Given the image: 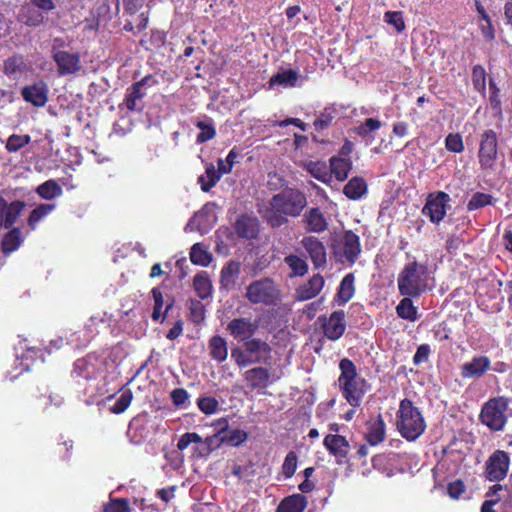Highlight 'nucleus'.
I'll use <instances>...</instances> for the list:
<instances>
[{
  "instance_id": "obj_1",
  "label": "nucleus",
  "mask_w": 512,
  "mask_h": 512,
  "mask_svg": "<svg viewBox=\"0 0 512 512\" xmlns=\"http://www.w3.org/2000/svg\"><path fill=\"white\" fill-rule=\"evenodd\" d=\"M339 370L338 385L343 398L351 407H360L368 388L366 379L358 376L356 365L349 358L340 360Z\"/></svg>"
},
{
  "instance_id": "obj_2",
  "label": "nucleus",
  "mask_w": 512,
  "mask_h": 512,
  "mask_svg": "<svg viewBox=\"0 0 512 512\" xmlns=\"http://www.w3.org/2000/svg\"><path fill=\"white\" fill-rule=\"evenodd\" d=\"M396 428L407 441H415L425 432V419L419 408L408 398L400 401L396 413Z\"/></svg>"
},
{
  "instance_id": "obj_3",
  "label": "nucleus",
  "mask_w": 512,
  "mask_h": 512,
  "mask_svg": "<svg viewBox=\"0 0 512 512\" xmlns=\"http://www.w3.org/2000/svg\"><path fill=\"white\" fill-rule=\"evenodd\" d=\"M432 270L426 265L414 261L409 263L400 272L397 284L402 296L418 297L428 288Z\"/></svg>"
},
{
  "instance_id": "obj_4",
  "label": "nucleus",
  "mask_w": 512,
  "mask_h": 512,
  "mask_svg": "<svg viewBox=\"0 0 512 512\" xmlns=\"http://www.w3.org/2000/svg\"><path fill=\"white\" fill-rule=\"evenodd\" d=\"M510 400L499 396L489 399L481 408L479 419L491 431H502L506 425V411Z\"/></svg>"
},
{
  "instance_id": "obj_5",
  "label": "nucleus",
  "mask_w": 512,
  "mask_h": 512,
  "mask_svg": "<svg viewBox=\"0 0 512 512\" xmlns=\"http://www.w3.org/2000/svg\"><path fill=\"white\" fill-rule=\"evenodd\" d=\"M245 297L252 304L275 306L280 301V292L272 279L263 278L248 285Z\"/></svg>"
},
{
  "instance_id": "obj_6",
  "label": "nucleus",
  "mask_w": 512,
  "mask_h": 512,
  "mask_svg": "<svg viewBox=\"0 0 512 512\" xmlns=\"http://www.w3.org/2000/svg\"><path fill=\"white\" fill-rule=\"evenodd\" d=\"M305 195L296 189H284L274 195L270 200V206L287 216H297L306 206Z\"/></svg>"
},
{
  "instance_id": "obj_7",
  "label": "nucleus",
  "mask_w": 512,
  "mask_h": 512,
  "mask_svg": "<svg viewBox=\"0 0 512 512\" xmlns=\"http://www.w3.org/2000/svg\"><path fill=\"white\" fill-rule=\"evenodd\" d=\"M318 322L321 324L324 336L331 340H339L346 330L344 310L333 311L329 316H320Z\"/></svg>"
},
{
  "instance_id": "obj_8",
  "label": "nucleus",
  "mask_w": 512,
  "mask_h": 512,
  "mask_svg": "<svg viewBox=\"0 0 512 512\" xmlns=\"http://www.w3.org/2000/svg\"><path fill=\"white\" fill-rule=\"evenodd\" d=\"M510 465L509 454L503 450H496L492 453L485 468V475L489 481H501L508 473Z\"/></svg>"
},
{
  "instance_id": "obj_9",
  "label": "nucleus",
  "mask_w": 512,
  "mask_h": 512,
  "mask_svg": "<svg viewBox=\"0 0 512 512\" xmlns=\"http://www.w3.org/2000/svg\"><path fill=\"white\" fill-rule=\"evenodd\" d=\"M243 381L250 391L264 392L273 382L271 369L264 366H256L246 370Z\"/></svg>"
},
{
  "instance_id": "obj_10",
  "label": "nucleus",
  "mask_w": 512,
  "mask_h": 512,
  "mask_svg": "<svg viewBox=\"0 0 512 512\" xmlns=\"http://www.w3.org/2000/svg\"><path fill=\"white\" fill-rule=\"evenodd\" d=\"M323 446L335 458L337 464L343 465L349 462L351 446L346 437L340 434H327L323 440Z\"/></svg>"
},
{
  "instance_id": "obj_11",
  "label": "nucleus",
  "mask_w": 512,
  "mask_h": 512,
  "mask_svg": "<svg viewBox=\"0 0 512 512\" xmlns=\"http://www.w3.org/2000/svg\"><path fill=\"white\" fill-rule=\"evenodd\" d=\"M497 136L493 130H487L481 137L478 151L479 163L482 168H492L497 158Z\"/></svg>"
},
{
  "instance_id": "obj_12",
  "label": "nucleus",
  "mask_w": 512,
  "mask_h": 512,
  "mask_svg": "<svg viewBox=\"0 0 512 512\" xmlns=\"http://www.w3.org/2000/svg\"><path fill=\"white\" fill-rule=\"evenodd\" d=\"M226 329L234 339L243 342L257 332L259 321L245 317L234 318L227 324Z\"/></svg>"
},
{
  "instance_id": "obj_13",
  "label": "nucleus",
  "mask_w": 512,
  "mask_h": 512,
  "mask_svg": "<svg viewBox=\"0 0 512 512\" xmlns=\"http://www.w3.org/2000/svg\"><path fill=\"white\" fill-rule=\"evenodd\" d=\"M491 369V360L485 355H477L465 362L460 370L464 379H480Z\"/></svg>"
},
{
  "instance_id": "obj_14",
  "label": "nucleus",
  "mask_w": 512,
  "mask_h": 512,
  "mask_svg": "<svg viewBox=\"0 0 512 512\" xmlns=\"http://www.w3.org/2000/svg\"><path fill=\"white\" fill-rule=\"evenodd\" d=\"M151 294L154 300L151 318L153 321H160L163 323L167 317L168 312L173 308L175 300L173 297H169L166 301L165 309L162 310L164 306V297L161 289L159 287H154L151 290Z\"/></svg>"
},
{
  "instance_id": "obj_15",
  "label": "nucleus",
  "mask_w": 512,
  "mask_h": 512,
  "mask_svg": "<svg viewBox=\"0 0 512 512\" xmlns=\"http://www.w3.org/2000/svg\"><path fill=\"white\" fill-rule=\"evenodd\" d=\"M449 199V195L439 192L434 198L429 197L422 212L429 216L432 222H439L445 214V201Z\"/></svg>"
},
{
  "instance_id": "obj_16",
  "label": "nucleus",
  "mask_w": 512,
  "mask_h": 512,
  "mask_svg": "<svg viewBox=\"0 0 512 512\" xmlns=\"http://www.w3.org/2000/svg\"><path fill=\"white\" fill-rule=\"evenodd\" d=\"M53 58L58 65V73L60 75L74 74L80 70V60L76 54L57 51L54 53Z\"/></svg>"
},
{
  "instance_id": "obj_17",
  "label": "nucleus",
  "mask_w": 512,
  "mask_h": 512,
  "mask_svg": "<svg viewBox=\"0 0 512 512\" xmlns=\"http://www.w3.org/2000/svg\"><path fill=\"white\" fill-rule=\"evenodd\" d=\"M366 426L365 440L370 446H376L385 440L386 425L381 414L376 419L369 420Z\"/></svg>"
},
{
  "instance_id": "obj_18",
  "label": "nucleus",
  "mask_w": 512,
  "mask_h": 512,
  "mask_svg": "<svg viewBox=\"0 0 512 512\" xmlns=\"http://www.w3.org/2000/svg\"><path fill=\"white\" fill-rule=\"evenodd\" d=\"M324 278L320 274L313 275L306 283L296 289V298L306 301L317 296L324 286Z\"/></svg>"
},
{
  "instance_id": "obj_19",
  "label": "nucleus",
  "mask_w": 512,
  "mask_h": 512,
  "mask_svg": "<svg viewBox=\"0 0 512 512\" xmlns=\"http://www.w3.org/2000/svg\"><path fill=\"white\" fill-rule=\"evenodd\" d=\"M48 89L45 83L39 82L34 85L25 86L22 89V96L25 101L30 102L34 106L42 107L47 102Z\"/></svg>"
},
{
  "instance_id": "obj_20",
  "label": "nucleus",
  "mask_w": 512,
  "mask_h": 512,
  "mask_svg": "<svg viewBox=\"0 0 512 512\" xmlns=\"http://www.w3.org/2000/svg\"><path fill=\"white\" fill-rule=\"evenodd\" d=\"M235 229L240 237L252 239L255 238L259 232V223L255 217L242 215L237 219Z\"/></svg>"
},
{
  "instance_id": "obj_21",
  "label": "nucleus",
  "mask_w": 512,
  "mask_h": 512,
  "mask_svg": "<svg viewBox=\"0 0 512 512\" xmlns=\"http://www.w3.org/2000/svg\"><path fill=\"white\" fill-rule=\"evenodd\" d=\"M355 277L353 273H348L343 277L338 287L334 301L338 305H344L352 299L355 294Z\"/></svg>"
},
{
  "instance_id": "obj_22",
  "label": "nucleus",
  "mask_w": 512,
  "mask_h": 512,
  "mask_svg": "<svg viewBox=\"0 0 512 512\" xmlns=\"http://www.w3.org/2000/svg\"><path fill=\"white\" fill-rule=\"evenodd\" d=\"M243 347L252 357L261 356L266 362L271 359V346L260 338L246 339L243 341Z\"/></svg>"
},
{
  "instance_id": "obj_23",
  "label": "nucleus",
  "mask_w": 512,
  "mask_h": 512,
  "mask_svg": "<svg viewBox=\"0 0 512 512\" xmlns=\"http://www.w3.org/2000/svg\"><path fill=\"white\" fill-rule=\"evenodd\" d=\"M241 264L238 261H229L221 270L220 285L222 288L233 287L239 277Z\"/></svg>"
},
{
  "instance_id": "obj_24",
  "label": "nucleus",
  "mask_w": 512,
  "mask_h": 512,
  "mask_svg": "<svg viewBox=\"0 0 512 512\" xmlns=\"http://www.w3.org/2000/svg\"><path fill=\"white\" fill-rule=\"evenodd\" d=\"M306 507V497L302 494H293L280 502L276 512H303Z\"/></svg>"
},
{
  "instance_id": "obj_25",
  "label": "nucleus",
  "mask_w": 512,
  "mask_h": 512,
  "mask_svg": "<svg viewBox=\"0 0 512 512\" xmlns=\"http://www.w3.org/2000/svg\"><path fill=\"white\" fill-rule=\"evenodd\" d=\"M231 358L240 369L246 368L252 364L266 363V359L261 356L252 357L246 352L245 348L241 349L238 346L231 349Z\"/></svg>"
},
{
  "instance_id": "obj_26",
  "label": "nucleus",
  "mask_w": 512,
  "mask_h": 512,
  "mask_svg": "<svg viewBox=\"0 0 512 512\" xmlns=\"http://www.w3.org/2000/svg\"><path fill=\"white\" fill-rule=\"evenodd\" d=\"M304 220L309 231L322 232L326 230L328 226L327 221L319 208H311L305 213Z\"/></svg>"
},
{
  "instance_id": "obj_27",
  "label": "nucleus",
  "mask_w": 512,
  "mask_h": 512,
  "mask_svg": "<svg viewBox=\"0 0 512 512\" xmlns=\"http://www.w3.org/2000/svg\"><path fill=\"white\" fill-rule=\"evenodd\" d=\"M193 286L197 296L202 300L209 298L212 294V283L206 271L195 275Z\"/></svg>"
},
{
  "instance_id": "obj_28",
  "label": "nucleus",
  "mask_w": 512,
  "mask_h": 512,
  "mask_svg": "<svg viewBox=\"0 0 512 512\" xmlns=\"http://www.w3.org/2000/svg\"><path fill=\"white\" fill-rule=\"evenodd\" d=\"M209 349L210 356L212 359L218 362H224L228 356V348L226 340L219 336L215 335L209 340Z\"/></svg>"
},
{
  "instance_id": "obj_29",
  "label": "nucleus",
  "mask_w": 512,
  "mask_h": 512,
  "mask_svg": "<svg viewBox=\"0 0 512 512\" xmlns=\"http://www.w3.org/2000/svg\"><path fill=\"white\" fill-rule=\"evenodd\" d=\"M367 191V184L361 177H353L344 186L343 192L349 198L353 200L359 199Z\"/></svg>"
},
{
  "instance_id": "obj_30",
  "label": "nucleus",
  "mask_w": 512,
  "mask_h": 512,
  "mask_svg": "<svg viewBox=\"0 0 512 512\" xmlns=\"http://www.w3.org/2000/svg\"><path fill=\"white\" fill-rule=\"evenodd\" d=\"M352 168L350 160L332 157L330 160L331 173L335 175L339 181H344L348 177V173Z\"/></svg>"
},
{
  "instance_id": "obj_31",
  "label": "nucleus",
  "mask_w": 512,
  "mask_h": 512,
  "mask_svg": "<svg viewBox=\"0 0 512 512\" xmlns=\"http://www.w3.org/2000/svg\"><path fill=\"white\" fill-rule=\"evenodd\" d=\"M413 297L404 296L396 307L397 315L405 320L416 321L418 318L417 308L414 306Z\"/></svg>"
},
{
  "instance_id": "obj_32",
  "label": "nucleus",
  "mask_w": 512,
  "mask_h": 512,
  "mask_svg": "<svg viewBox=\"0 0 512 512\" xmlns=\"http://www.w3.org/2000/svg\"><path fill=\"white\" fill-rule=\"evenodd\" d=\"M223 422L225 423V427L223 429H226V431L222 434L220 442L239 446L248 439V433L246 431L240 429L228 430L227 420L223 419Z\"/></svg>"
},
{
  "instance_id": "obj_33",
  "label": "nucleus",
  "mask_w": 512,
  "mask_h": 512,
  "mask_svg": "<svg viewBox=\"0 0 512 512\" xmlns=\"http://www.w3.org/2000/svg\"><path fill=\"white\" fill-rule=\"evenodd\" d=\"M501 491H503V486L500 484L489 488L485 495L487 499L481 505V512H496L493 507L501 501L502 497L499 495Z\"/></svg>"
},
{
  "instance_id": "obj_34",
  "label": "nucleus",
  "mask_w": 512,
  "mask_h": 512,
  "mask_svg": "<svg viewBox=\"0 0 512 512\" xmlns=\"http://www.w3.org/2000/svg\"><path fill=\"white\" fill-rule=\"evenodd\" d=\"M344 256H358L361 252L359 237L352 231H345L342 237Z\"/></svg>"
},
{
  "instance_id": "obj_35",
  "label": "nucleus",
  "mask_w": 512,
  "mask_h": 512,
  "mask_svg": "<svg viewBox=\"0 0 512 512\" xmlns=\"http://www.w3.org/2000/svg\"><path fill=\"white\" fill-rule=\"evenodd\" d=\"M298 73L293 69H286L276 73L270 78V85L295 86L298 80Z\"/></svg>"
},
{
  "instance_id": "obj_36",
  "label": "nucleus",
  "mask_w": 512,
  "mask_h": 512,
  "mask_svg": "<svg viewBox=\"0 0 512 512\" xmlns=\"http://www.w3.org/2000/svg\"><path fill=\"white\" fill-rule=\"evenodd\" d=\"M220 179V173H217L213 164L206 167L204 175L198 177V182L201 184V189L208 192Z\"/></svg>"
},
{
  "instance_id": "obj_37",
  "label": "nucleus",
  "mask_w": 512,
  "mask_h": 512,
  "mask_svg": "<svg viewBox=\"0 0 512 512\" xmlns=\"http://www.w3.org/2000/svg\"><path fill=\"white\" fill-rule=\"evenodd\" d=\"M21 243V231L19 228H14L8 232L2 240V251L4 253H11L15 251Z\"/></svg>"
},
{
  "instance_id": "obj_38",
  "label": "nucleus",
  "mask_w": 512,
  "mask_h": 512,
  "mask_svg": "<svg viewBox=\"0 0 512 512\" xmlns=\"http://www.w3.org/2000/svg\"><path fill=\"white\" fill-rule=\"evenodd\" d=\"M37 193L44 199L50 200L62 193L60 185L55 180H48L37 187Z\"/></svg>"
},
{
  "instance_id": "obj_39",
  "label": "nucleus",
  "mask_w": 512,
  "mask_h": 512,
  "mask_svg": "<svg viewBox=\"0 0 512 512\" xmlns=\"http://www.w3.org/2000/svg\"><path fill=\"white\" fill-rule=\"evenodd\" d=\"M307 171L316 179L321 180L323 182H327L330 178L328 173L327 165L325 162L321 161H310L305 164Z\"/></svg>"
},
{
  "instance_id": "obj_40",
  "label": "nucleus",
  "mask_w": 512,
  "mask_h": 512,
  "mask_svg": "<svg viewBox=\"0 0 512 512\" xmlns=\"http://www.w3.org/2000/svg\"><path fill=\"white\" fill-rule=\"evenodd\" d=\"M23 207L24 203L20 201H14L9 206H6V212L4 214L5 224H3L4 228L8 229L13 226Z\"/></svg>"
},
{
  "instance_id": "obj_41",
  "label": "nucleus",
  "mask_w": 512,
  "mask_h": 512,
  "mask_svg": "<svg viewBox=\"0 0 512 512\" xmlns=\"http://www.w3.org/2000/svg\"><path fill=\"white\" fill-rule=\"evenodd\" d=\"M151 80V76L144 77L141 81L136 82L132 86V92L126 98V107L129 110L136 108V100L142 98L141 88Z\"/></svg>"
},
{
  "instance_id": "obj_42",
  "label": "nucleus",
  "mask_w": 512,
  "mask_h": 512,
  "mask_svg": "<svg viewBox=\"0 0 512 512\" xmlns=\"http://www.w3.org/2000/svg\"><path fill=\"white\" fill-rule=\"evenodd\" d=\"M197 406L199 410L205 415H212L218 412L219 402L212 396H200L197 399Z\"/></svg>"
},
{
  "instance_id": "obj_43",
  "label": "nucleus",
  "mask_w": 512,
  "mask_h": 512,
  "mask_svg": "<svg viewBox=\"0 0 512 512\" xmlns=\"http://www.w3.org/2000/svg\"><path fill=\"white\" fill-rule=\"evenodd\" d=\"M133 399V393L130 389L122 392L113 406L110 407V412L113 414H121L127 410Z\"/></svg>"
},
{
  "instance_id": "obj_44",
  "label": "nucleus",
  "mask_w": 512,
  "mask_h": 512,
  "mask_svg": "<svg viewBox=\"0 0 512 512\" xmlns=\"http://www.w3.org/2000/svg\"><path fill=\"white\" fill-rule=\"evenodd\" d=\"M302 245L309 256H325V248L323 244L314 237H305Z\"/></svg>"
},
{
  "instance_id": "obj_45",
  "label": "nucleus",
  "mask_w": 512,
  "mask_h": 512,
  "mask_svg": "<svg viewBox=\"0 0 512 512\" xmlns=\"http://www.w3.org/2000/svg\"><path fill=\"white\" fill-rule=\"evenodd\" d=\"M291 268L290 277L304 276L308 271V265L304 258H284Z\"/></svg>"
},
{
  "instance_id": "obj_46",
  "label": "nucleus",
  "mask_w": 512,
  "mask_h": 512,
  "mask_svg": "<svg viewBox=\"0 0 512 512\" xmlns=\"http://www.w3.org/2000/svg\"><path fill=\"white\" fill-rule=\"evenodd\" d=\"M55 208L54 204H40L30 213L28 224L34 227L44 216L50 213Z\"/></svg>"
},
{
  "instance_id": "obj_47",
  "label": "nucleus",
  "mask_w": 512,
  "mask_h": 512,
  "mask_svg": "<svg viewBox=\"0 0 512 512\" xmlns=\"http://www.w3.org/2000/svg\"><path fill=\"white\" fill-rule=\"evenodd\" d=\"M103 512H131V508L128 499L116 498L104 505Z\"/></svg>"
},
{
  "instance_id": "obj_48",
  "label": "nucleus",
  "mask_w": 512,
  "mask_h": 512,
  "mask_svg": "<svg viewBox=\"0 0 512 512\" xmlns=\"http://www.w3.org/2000/svg\"><path fill=\"white\" fill-rule=\"evenodd\" d=\"M189 311L191 320L196 323L200 324L205 319V306L199 301L195 299H191L189 302Z\"/></svg>"
},
{
  "instance_id": "obj_49",
  "label": "nucleus",
  "mask_w": 512,
  "mask_h": 512,
  "mask_svg": "<svg viewBox=\"0 0 512 512\" xmlns=\"http://www.w3.org/2000/svg\"><path fill=\"white\" fill-rule=\"evenodd\" d=\"M297 454L294 451L287 453L282 464V472L286 478H291L297 469Z\"/></svg>"
},
{
  "instance_id": "obj_50",
  "label": "nucleus",
  "mask_w": 512,
  "mask_h": 512,
  "mask_svg": "<svg viewBox=\"0 0 512 512\" xmlns=\"http://www.w3.org/2000/svg\"><path fill=\"white\" fill-rule=\"evenodd\" d=\"M30 139L29 135H11L7 140L6 148L9 152H16L28 144Z\"/></svg>"
},
{
  "instance_id": "obj_51",
  "label": "nucleus",
  "mask_w": 512,
  "mask_h": 512,
  "mask_svg": "<svg viewBox=\"0 0 512 512\" xmlns=\"http://www.w3.org/2000/svg\"><path fill=\"white\" fill-rule=\"evenodd\" d=\"M196 126L201 130V132L197 135L198 143H204L214 138L216 132L211 123L205 121H198Z\"/></svg>"
},
{
  "instance_id": "obj_52",
  "label": "nucleus",
  "mask_w": 512,
  "mask_h": 512,
  "mask_svg": "<svg viewBox=\"0 0 512 512\" xmlns=\"http://www.w3.org/2000/svg\"><path fill=\"white\" fill-rule=\"evenodd\" d=\"M283 213L274 209L270 206V209L266 211L265 218L272 227H280L287 222V218Z\"/></svg>"
},
{
  "instance_id": "obj_53",
  "label": "nucleus",
  "mask_w": 512,
  "mask_h": 512,
  "mask_svg": "<svg viewBox=\"0 0 512 512\" xmlns=\"http://www.w3.org/2000/svg\"><path fill=\"white\" fill-rule=\"evenodd\" d=\"M492 196L484 193H475L468 202V209L475 210L487 204H491Z\"/></svg>"
},
{
  "instance_id": "obj_54",
  "label": "nucleus",
  "mask_w": 512,
  "mask_h": 512,
  "mask_svg": "<svg viewBox=\"0 0 512 512\" xmlns=\"http://www.w3.org/2000/svg\"><path fill=\"white\" fill-rule=\"evenodd\" d=\"M385 21L393 25L397 32H402L405 29V22L403 20V17L401 15V12H391L388 11L385 13Z\"/></svg>"
},
{
  "instance_id": "obj_55",
  "label": "nucleus",
  "mask_w": 512,
  "mask_h": 512,
  "mask_svg": "<svg viewBox=\"0 0 512 512\" xmlns=\"http://www.w3.org/2000/svg\"><path fill=\"white\" fill-rule=\"evenodd\" d=\"M202 442V438L195 432L184 433L177 443V448L181 451L185 450L191 443Z\"/></svg>"
},
{
  "instance_id": "obj_56",
  "label": "nucleus",
  "mask_w": 512,
  "mask_h": 512,
  "mask_svg": "<svg viewBox=\"0 0 512 512\" xmlns=\"http://www.w3.org/2000/svg\"><path fill=\"white\" fill-rule=\"evenodd\" d=\"M446 148L456 153L463 151L464 146L460 134H449L446 138Z\"/></svg>"
},
{
  "instance_id": "obj_57",
  "label": "nucleus",
  "mask_w": 512,
  "mask_h": 512,
  "mask_svg": "<svg viewBox=\"0 0 512 512\" xmlns=\"http://www.w3.org/2000/svg\"><path fill=\"white\" fill-rule=\"evenodd\" d=\"M447 492L451 498L458 499L465 492L464 482L460 479L450 482L447 486Z\"/></svg>"
},
{
  "instance_id": "obj_58",
  "label": "nucleus",
  "mask_w": 512,
  "mask_h": 512,
  "mask_svg": "<svg viewBox=\"0 0 512 512\" xmlns=\"http://www.w3.org/2000/svg\"><path fill=\"white\" fill-rule=\"evenodd\" d=\"M170 397L175 406H181L187 401L189 394L184 388H175L171 391Z\"/></svg>"
},
{
  "instance_id": "obj_59",
  "label": "nucleus",
  "mask_w": 512,
  "mask_h": 512,
  "mask_svg": "<svg viewBox=\"0 0 512 512\" xmlns=\"http://www.w3.org/2000/svg\"><path fill=\"white\" fill-rule=\"evenodd\" d=\"M380 126V121L374 118H368L361 126L358 127V134L361 136H366L369 131L376 130Z\"/></svg>"
},
{
  "instance_id": "obj_60",
  "label": "nucleus",
  "mask_w": 512,
  "mask_h": 512,
  "mask_svg": "<svg viewBox=\"0 0 512 512\" xmlns=\"http://www.w3.org/2000/svg\"><path fill=\"white\" fill-rule=\"evenodd\" d=\"M430 354V347L427 344L420 345L414 356H413V363L415 365H420L422 362L427 361Z\"/></svg>"
},
{
  "instance_id": "obj_61",
  "label": "nucleus",
  "mask_w": 512,
  "mask_h": 512,
  "mask_svg": "<svg viewBox=\"0 0 512 512\" xmlns=\"http://www.w3.org/2000/svg\"><path fill=\"white\" fill-rule=\"evenodd\" d=\"M473 82L476 89L481 90L485 87V71L482 67L476 66L473 68Z\"/></svg>"
},
{
  "instance_id": "obj_62",
  "label": "nucleus",
  "mask_w": 512,
  "mask_h": 512,
  "mask_svg": "<svg viewBox=\"0 0 512 512\" xmlns=\"http://www.w3.org/2000/svg\"><path fill=\"white\" fill-rule=\"evenodd\" d=\"M225 431L226 429H221L217 434L206 437L205 440H203V444L211 448L212 452L213 450L219 447L221 443L220 438Z\"/></svg>"
},
{
  "instance_id": "obj_63",
  "label": "nucleus",
  "mask_w": 512,
  "mask_h": 512,
  "mask_svg": "<svg viewBox=\"0 0 512 512\" xmlns=\"http://www.w3.org/2000/svg\"><path fill=\"white\" fill-rule=\"evenodd\" d=\"M463 246L464 242L461 239L452 237L447 241L446 250L449 254H454L461 252Z\"/></svg>"
},
{
  "instance_id": "obj_64",
  "label": "nucleus",
  "mask_w": 512,
  "mask_h": 512,
  "mask_svg": "<svg viewBox=\"0 0 512 512\" xmlns=\"http://www.w3.org/2000/svg\"><path fill=\"white\" fill-rule=\"evenodd\" d=\"M333 120V116L330 113H322L321 116L315 120L314 126L317 131L327 128Z\"/></svg>"
}]
</instances>
